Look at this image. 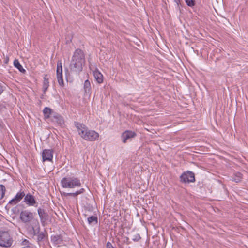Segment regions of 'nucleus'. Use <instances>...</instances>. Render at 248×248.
Segmentation results:
<instances>
[{"mask_svg":"<svg viewBox=\"0 0 248 248\" xmlns=\"http://www.w3.org/2000/svg\"><path fill=\"white\" fill-rule=\"evenodd\" d=\"M181 0H174V1L177 3L178 5L180 2Z\"/></svg>","mask_w":248,"mask_h":248,"instance_id":"obj_34","label":"nucleus"},{"mask_svg":"<svg viewBox=\"0 0 248 248\" xmlns=\"http://www.w3.org/2000/svg\"><path fill=\"white\" fill-rule=\"evenodd\" d=\"M242 178V175L239 172H237L233 174L232 177V180L236 183H239L241 181Z\"/></svg>","mask_w":248,"mask_h":248,"instance_id":"obj_17","label":"nucleus"},{"mask_svg":"<svg viewBox=\"0 0 248 248\" xmlns=\"http://www.w3.org/2000/svg\"><path fill=\"white\" fill-rule=\"evenodd\" d=\"M180 180L183 183H190L195 181V175L193 172L190 171L184 172L180 177Z\"/></svg>","mask_w":248,"mask_h":248,"instance_id":"obj_6","label":"nucleus"},{"mask_svg":"<svg viewBox=\"0 0 248 248\" xmlns=\"http://www.w3.org/2000/svg\"><path fill=\"white\" fill-rule=\"evenodd\" d=\"M85 63L84 52L81 49L78 48L76 49L70 62V69L71 71L76 74H79L82 71Z\"/></svg>","mask_w":248,"mask_h":248,"instance_id":"obj_2","label":"nucleus"},{"mask_svg":"<svg viewBox=\"0 0 248 248\" xmlns=\"http://www.w3.org/2000/svg\"><path fill=\"white\" fill-rule=\"evenodd\" d=\"M88 222L89 224H91L92 223L94 222L95 224L97 223V217L96 216H92L89 217L87 219Z\"/></svg>","mask_w":248,"mask_h":248,"instance_id":"obj_22","label":"nucleus"},{"mask_svg":"<svg viewBox=\"0 0 248 248\" xmlns=\"http://www.w3.org/2000/svg\"><path fill=\"white\" fill-rule=\"evenodd\" d=\"M9 58L8 57H6V58L4 59V63L5 64H8L9 62Z\"/></svg>","mask_w":248,"mask_h":248,"instance_id":"obj_32","label":"nucleus"},{"mask_svg":"<svg viewBox=\"0 0 248 248\" xmlns=\"http://www.w3.org/2000/svg\"><path fill=\"white\" fill-rule=\"evenodd\" d=\"M58 82L59 83V84L61 86H64V82L62 78V75L58 76H57Z\"/></svg>","mask_w":248,"mask_h":248,"instance_id":"obj_24","label":"nucleus"},{"mask_svg":"<svg viewBox=\"0 0 248 248\" xmlns=\"http://www.w3.org/2000/svg\"><path fill=\"white\" fill-rule=\"evenodd\" d=\"M74 124L78 130L80 136L84 140L94 141L98 140L99 134L93 130L89 129L85 124L78 122H75Z\"/></svg>","mask_w":248,"mask_h":248,"instance_id":"obj_3","label":"nucleus"},{"mask_svg":"<svg viewBox=\"0 0 248 248\" xmlns=\"http://www.w3.org/2000/svg\"><path fill=\"white\" fill-rule=\"evenodd\" d=\"M43 91L44 93H45L49 86V76L47 74H45L43 77Z\"/></svg>","mask_w":248,"mask_h":248,"instance_id":"obj_15","label":"nucleus"},{"mask_svg":"<svg viewBox=\"0 0 248 248\" xmlns=\"http://www.w3.org/2000/svg\"><path fill=\"white\" fill-rule=\"evenodd\" d=\"M50 120L52 123L61 127L64 124L63 117L60 114L56 112L53 114V115L51 116Z\"/></svg>","mask_w":248,"mask_h":248,"instance_id":"obj_8","label":"nucleus"},{"mask_svg":"<svg viewBox=\"0 0 248 248\" xmlns=\"http://www.w3.org/2000/svg\"><path fill=\"white\" fill-rule=\"evenodd\" d=\"M84 89L86 93H89L91 91V84L89 80H85L84 84Z\"/></svg>","mask_w":248,"mask_h":248,"instance_id":"obj_20","label":"nucleus"},{"mask_svg":"<svg viewBox=\"0 0 248 248\" xmlns=\"http://www.w3.org/2000/svg\"><path fill=\"white\" fill-rule=\"evenodd\" d=\"M107 248H114L110 242H108L106 245Z\"/></svg>","mask_w":248,"mask_h":248,"instance_id":"obj_28","label":"nucleus"},{"mask_svg":"<svg viewBox=\"0 0 248 248\" xmlns=\"http://www.w3.org/2000/svg\"><path fill=\"white\" fill-rule=\"evenodd\" d=\"M61 195L63 196H65V197H67V196H68V193H66V192H62V193H61Z\"/></svg>","mask_w":248,"mask_h":248,"instance_id":"obj_33","label":"nucleus"},{"mask_svg":"<svg viewBox=\"0 0 248 248\" xmlns=\"http://www.w3.org/2000/svg\"><path fill=\"white\" fill-rule=\"evenodd\" d=\"M24 202L29 206H37L38 203L36 202L34 197L30 193L25 195L24 198Z\"/></svg>","mask_w":248,"mask_h":248,"instance_id":"obj_7","label":"nucleus"},{"mask_svg":"<svg viewBox=\"0 0 248 248\" xmlns=\"http://www.w3.org/2000/svg\"><path fill=\"white\" fill-rule=\"evenodd\" d=\"M77 195H78V193H77V192H76L75 193H68V196H72L73 197H76Z\"/></svg>","mask_w":248,"mask_h":248,"instance_id":"obj_31","label":"nucleus"},{"mask_svg":"<svg viewBox=\"0 0 248 248\" xmlns=\"http://www.w3.org/2000/svg\"><path fill=\"white\" fill-rule=\"evenodd\" d=\"M53 150L52 149H44L42 153V160L43 162L51 161L53 159Z\"/></svg>","mask_w":248,"mask_h":248,"instance_id":"obj_9","label":"nucleus"},{"mask_svg":"<svg viewBox=\"0 0 248 248\" xmlns=\"http://www.w3.org/2000/svg\"><path fill=\"white\" fill-rule=\"evenodd\" d=\"M140 239V237L139 234H138L135 238H133V240L134 241H138Z\"/></svg>","mask_w":248,"mask_h":248,"instance_id":"obj_29","label":"nucleus"},{"mask_svg":"<svg viewBox=\"0 0 248 248\" xmlns=\"http://www.w3.org/2000/svg\"><path fill=\"white\" fill-rule=\"evenodd\" d=\"M61 186L63 188H74L80 187L81 184L78 177H64L61 181Z\"/></svg>","mask_w":248,"mask_h":248,"instance_id":"obj_4","label":"nucleus"},{"mask_svg":"<svg viewBox=\"0 0 248 248\" xmlns=\"http://www.w3.org/2000/svg\"><path fill=\"white\" fill-rule=\"evenodd\" d=\"M185 2L190 7H192L195 5V1L194 0H185Z\"/></svg>","mask_w":248,"mask_h":248,"instance_id":"obj_25","label":"nucleus"},{"mask_svg":"<svg viewBox=\"0 0 248 248\" xmlns=\"http://www.w3.org/2000/svg\"><path fill=\"white\" fill-rule=\"evenodd\" d=\"M136 135L137 134L135 132L126 130L123 132L121 135L122 142L124 143H125L128 140L135 137Z\"/></svg>","mask_w":248,"mask_h":248,"instance_id":"obj_11","label":"nucleus"},{"mask_svg":"<svg viewBox=\"0 0 248 248\" xmlns=\"http://www.w3.org/2000/svg\"><path fill=\"white\" fill-rule=\"evenodd\" d=\"M20 219L25 224V228L30 235L32 237L40 230V224L37 219L34 218L33 214L29 210H23L21 212Z\"/></svg>","mask_w":248,"mask_h":248,"instance_id":"obj_1","label":"nucleus"},{"mask_svg":"<svg viewBox=\"0 0 248 248\" xmlns=\"http://www.w3.org/2000/svg\"><path fill=\"white\" fill-rule=\"evenodd\" d=\"M93 76L98 83H101L103 81V75L99 71L98 69H96L93 71Z\"/></svg>","mask_w":248,"mask_h":248,"instance_id":"obj_16","label":"nucleus"},{"mask_svg":"<svg viewBox=\"0 0 248 248\" xmlns=\"http://www.w3.org/2000/svg\"><path fill=\"white\" fill-rule=\"evenodd\" d=\"M25 194L24 191H20L18 192L16 196L9 202L8 204L12 205H14L18 203L24 196Z\"/></svg>","mask_w":248,"mask_h":248,"instance_id":"obj_12","label":"nucleus"},{"mask_svg":"<svg viewBox=\"0 0 248 248\" xmlns=\"http://www.w3.org/2000/svg\"><path fill=\"white\" fill-rule=\"evenodd\" d=\"M4 87L0 85V95L1 94V93H3L4 90Z\"/></svg>","mask_w":248,"mask_h":248,"instance_id":"obj_30","label":"nucleus"},{"mask_svg":"<svg viewBox=\"0 0 248 248\" xmlns=\"http://www.w3.org/2000/svg\"><path fill=\"white\" fill-rule=\"evenodd\" d=\"M57 76L62 75V64L61 61H59L57 62Z\"/></svg>","mask_w":248,"mask_h":248,"instance_id":"obj_19","label":"nucleus"},{"mask_svg":"<svg viewBox=\"0 0 248 248\" xmlns=\"http://www.w3.org/2000/svg\"><path fill=\"white\" fill-rule=\"evenodd\" d=\"M37 211L41 224L44 226L46 224V222L48 220V214L43 209L41 208H39Z\"/></svg>","mask_w":248,"mask_h":248,"instance_id":"obj_10","label":"nucleus"},{"mask_svg":"<svg viewBox=\"0 0 248 248\" xmlns=\"http://www.w3.org/2000/svg\"><path fill=\"white\" fill-rule=\"evenodd\" d=\"M51 241L54 245H61L63 243L62 236L60 234L52 235Z\"/></svg>","mask_w":248,"mask_h":248,"instance_id":"obj_13","label":"nucleus"},{"mask_svg":"<svg viewBox=\"0 0 248 248\" xmlns=\"http://www.w3.org/2000/svg\"><path fill=\"white\" fill-rule=\"evenodd\" d=\"M37 235V241L38 243H40L45 238V234L43 232H40V231L35 235Z\"/></svg>","mask_w":248,"mask_h":248,"instance_id":"obj_21","label":"nucleus"},{"mask_svg":"<svg viewBox=\"0 0 248 248\" xmlns=\"http://www.w3.org/2000/svg\"><path fill=\"white\" fill-rule=\"evenodd\" d=\"M22 244L23 245H25L26 246H27V245H30V243L29 242L28 240H26V239H24L23 241H22Z\"/></svg>","mask_w":248,"mask_h":248,"instance_id":"obj_27","label":"nucleus"},{"mask_svg":"<svg viewBox=\"0 0 248 248\" xmlns=\"http://www.w3.org/2000/svg\"><path fill=\"white\" fill-rule=\"evenodd\" d=\"M14 65L18 69V70L21 73H24L26 70L23 68L22 66L20 64L18 60L16 59L14 61Z\"/></svg>","mask_w":248,"mask_h":248,"instance_id":"obj_18","label":"nucleus"},{"mask_svg":"<svg viewBox=\"0 0 248 248\" xmlns=\"http://www.w3.org/2000/svg\"><path fill=\"white\" fill-rule=\"evenodd\" d=\"M43 112L45 119L48 118L51 119V116L55 113L51 108L48 107H45Z\"/></svg>","mask_w":248,"mask_h":248,"instance_id":"obj_14","label":"nucleus"},{"mask_svg":"<svg viewBox=\"0 0 248 248\" xmlns=\"http://www.w3.org/2000/svg\"><path fill=\"white\" fill-rule=\"evenodd\" d=\"M6 189L3 185H0V200H1L5 195Z\"/></svg>","mask_w":248,"mask_h":248,"instance_id":"obj_23","label":"nucleus"},{"mask_svg":"<svg viewBox=\"0 0 248 248\" xmlns=\"http://www.w3.org/2000/svg\"><path fill=\"white\" fill-rule=\"evenodd\" d=\"M13 243L12 237L8 231H0V246L10 247Z\"/></svg>","mask_w":248,"mask_h":248,"instance_id":"obj_5","label":"nucleus"},{"mask_svg":"<svg viewBox=\"0 0 248 248\" xmlns=\"http://www.w3.org/2000/svg\"><path fill=\"white\" fill-rule=\"evenodd\" d=\"M85 190L84 188H81L80 190L77 191V193H78V195L82 193H83L85 192Z\"/></svg>","mask_w":248,"mask_h":248,"instance_id":"obj_26","label":"nucleus"}]
</instances>
